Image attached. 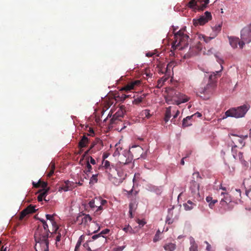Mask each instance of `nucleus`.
I'll list each match as a JSON object with an SVG mask.
<instances>
[{
  "label": "nucleus",
  "mask_w": 251,
  "mask_h": 251,
  "mask_svg": "<svg viewBox=\"0 0 251 251\" xmlns=\"http://www.w3.org/2000/svg\"><path fill=\"white\" fill-rule=\"evenodd\" d=\"M117 176L118 177L121 178L123 177V181L125 179L126 177V175L125 174V173L122 171V170H117Z\"/></svg>",
  "instance_id": "obj_42"
},
{
  "label": "nucleus",
  "mask_w": 251,
  "mask_h": 251,
  "mask_svg": "<svg viewBox=\"0 0 251 251\" xmlns=\"http://www.w3.org/2000/svg\"><path fill=\"white\" fill-rule=\"evenodd\" d=\"M89 132L90 133L88 134V135H92V134H94V130L91 127H89Z\"/></svg>",
  "instance_id": "obj_62"
},
{
  "label": "nucleus",
  "mask_w": 251,
  "mask_h": 251,
  "mask_svg": "<svg viewBox=\"0 0 251 251\" xmlns=\"http://www.w3.org/2000/svg\"><path fill=\"white\" fill-rule=\"evenodd\" d=\"M222 26V23L219 24L215 25L213 28V31L214 32L213 36H216L221 31Z\"/></svg>",
  "instance_id": "obj_30"
},
{
  "label": "nucleus",
  "mask_w": 251,
  "mask_h": 251,
  "mask_svg": "<svg viewBox=\"0 0 251 251\" xmlns=\"http://www.w3.org/2000/svg\"><path fill=\"white\" fill-rule=\"evenodd\" d=\"M92 170V167L91 165L90 164L89 161H86V168L85 171H84V172L86 173H91Z\"/></svg>",
  "instance_id": "obj_43"
},
{
  "label": "nucleus",
  "mask_w": 251,
  "mask_h": 251,
  "mask_svg": "<svg viewBox=\"0 0 251 251\" xmlns=\"http://www.w3.org/2000/svg\"><path fill=\"white\" fill-rule=\"evenodd\" d=\"M48 183L46 182L42 181L41 180V183L40 184V187L42 188V189H47L49 188H47Z\"/></svg>",
  "instance_id": "obj_48"
},
{
  "label": "nucleus",
  "mask_w": 251,
  "mask_h": 251,
  "mask_svg": "<svg viewBox=\"0 0 251 251\" xmlns=\"http://www.w3.org/2000/svg\"><path fill=\"white\" fill-rule=\"evenodd\" d=\"M196 205V204L190 200L188 201L186 203L183 204V206L186 210H190L192 209Z\"/></svg>",
  "instance_id": "obj_28"
},
{
  "label": "nucleus",
  "mask_w": 251,
  "mask_h": 251,
  "mask_svg": "<svg viewBox=\"0 0 251 251\" xmlns=\"http://www.w3.org/2000/svg\"><path fill=\"white\" fill-rule=\"evenodd\" d=\"M99 206L102 207V206L104 205L106 203H107V201L105 200H100L99 199Z\"/></svg>",
  "instance_id": "obj_51"
},
{
  "label": "nucleus",
  "mask_w": 251,
  "mask_h": 251,
  "mask_svg": "<svg viewBox=\"0 0 251 251\" xmlns=\"http://www.w3.org/2000/svg\"><path fill=\"white\" fill-rule=\"evenodd\" d=\"M89 143V139L86 135H83L78 143V147L80 149L86 147Z\"/></svg>",
  "instance_id": "obj_25"
},
{
  "label": "nucleus",
  "mask_w": 251,
  "mask_h": 251,
  "mask_svg": "<svg viewBox=\"0 0 251 251\" xmlns=\"http://www.w3.org/2000/svg\"><path fill=\"white\" fill-rule=\"evenodd\" d=\"M187 157H188V155H187L186 156L184 157H183L180 161V164L181 165H184V159L187 158Z\"/></svg>",
  "instance_id": "obj_64"
},
{
  "label": "nucleus",
  "mask_w": 251,
  "mask_h": 251,
  "mask_svg": "<svg viewBox=\"0 0 251 251\" xmlns=\"http://www.w3.org/2000/svg\"><path fill=\"white\" fill-rule=\"evenodd\" d=\"M185 28H182L175 34L173 46L183 49L188 46L189 36L185 33Z\"/></svg>",
  "instance_id": "obj_5"
},
{
  "label": "nucleus",
  "mask_w": 251,
  "mask_h": 251,
  "mask_svg": "<svg viewBox=\"0 0 251 251\" xmlns=\"http://www.w3.org/2000/svg\"><path fill=\"white\" fill-rule=\"evenodd\" d=\"M206 201L209 203V206L211 208H212L214 204L218 201L217 200H213L212 197L211 196L207 197Z\"/></svg>",
  "instance_id": "obj_31"
},
{
  "label": "nucleus",
  "mask_w": 251,
  "mask_h": 251,
  "mask_svg": "<svg viewBox=\"0 0 251 251\" xmlns=\"http://www.w3.org/2000/svg\"><path fill=\"white\" fill-rule=\"evenodd\" d=\"M145 98V96L144 95L137 97L134 99V100L133 101V103L134 104H139Z\"/></svg>",
  "instance_id": "obj_35"
},
{
  "label": "nucleus",
  "mask_w": 251,
  "mask_h": 251,
  "mask_svg": "<svg viewBox=\"0 0 251 251\" xmlns=\"http://www.w3.org/2000/svg\"><path fill=\"white\" fill-rule=\"evenodd\" d=\"M91 220L92 218L89 214H81L76 217L75 222L79 225L85 226Z\"/></svg>",
  "instance_id": "obj_13"
},
{
  "label": "nucleus",
  "mask_w": 251,
  "mask_h": 251,
  "mask_svg": "<svg viewBox=\"0 0 251 251\" xmlns=\"http://www.w3.org/2000/svg\"><path fill=\"white\" fill-rule=\"evenodd\" d=\"M191 245L189 248V251H198V246L194 242L191 243Z\"/></svg>",
  "instance_id": "obj_41"
},
{
  "label": "nucleus",
  "mask_w": 251,
  "mask_h": 251,
  "mask_svg": "<svg viewBox=\"0 0 251 251\" xmlns=\"http://www.w3.org/2000/svg\"><path fill=\"white\" fill-rule=\"evenodd\" d=\"M246 194L248 197L251 198V186L250 188L246 190Z\"/></svg>",
  "instance_id": "obj_56"
},
{
  "label": "nucleus",
  "mask_w": 251,
  "mask_h": 251,
  "mask_svg": "<svg viewBox=\"0 0 251 251\" xmlns=\"http://www.w3.org/2000/svg\"><path fill=\"white\" fill-rule=\"evenodd\" d=\"M49 189H41L39 191L38 193H39V194L37 197V200L39 201H42L43 199L46 201L45 199V197L48 195Z\"/></svg>",
  "instance_id": "obj_23"
},
{
  "label": "nucleus",
  "mask_w": 251,
  "mask_h": 251,
  "mask_svg": "<svg viewBox=\"0 0 251 251\" xmlns=\"http://www.w3.org/2000/svg\"><path fill=\"white\" fill-rule=\"evenodd\" d=\"M192 116H193V120H195L196 117L200 118L202 116V115L200 112H197Z\"/></svg>",
  "instance_id": "obj_55"
},
{
  "label": "nucleus",
  "mask_w": 251,
  "mask_h": 251,
  "mask_svg": "<svg viewBox=\"0 0 251 251\" xmlns=\"http://www.w3.org/2000/svg\"><path fill=\"white\" fill-rule=\"evenodd\" d=\"M76 186L75 184L69 180L65 181L64 184L62 185L61 189L64 191H68L72 190L73 188L75 187Z\"/></svg>",
  "instance_id": "obj_19"
},
{
  "label": "nucleus",
  "mask_w": 251,
  "mask_h": 251,
  "mask_svg": "<svg viewBox=\"0 0 251 251\" xmlns=\"http://www.w3.org/2000/svg\"><path fill=\"white\" fill-rule=\"evenodd\" d=\"M110 180L115 185H119L123 181L122 177L119 178L116 176H113L112 175L110 176Z\"/></svg>",
  "instance_id": "obj_27"
},
{
  "label": "nucleus",
  "mask_w": 251,
  "mask_h": 251,
  "mask_svg": "<svg viewBox=\"0 0 251 251\" xmlns=\"http://www.w3.org/2000/svg\"><path fill=\"white\" fill-rule=\"evenodd\" d=\"M167 78H163V77H162L161 79H159L157 81V87L158 88H160L162 85L163 83L166 80Z\"/></svg>",
  "instance_id": "obj_44"
},
{
  "label": "nucleus",
  "mask_w": 251,
  "mask_h": 251,
  "mask_svg": "<svg viewBox=\"0 0 251 251\" xmlns=\"http://www.w3.org/2000/svg\"><path fill=\"white\" fill-rule=\"evenodd\" d=\"M229 42L230 46L234 49L237 47V45H239L241 41H239V38L235 37H228Z\"/></svg>",
  "instance_id": "obj_24"
},
{
  "label": "nucleus",
  "mask_w": 251,
  "mask_h": 251,
  "mask_svg": "<svg viewBox=\"0 0 251 251\" xmlns=\"http://www.w3.org/2000/svg\"><path fill=\"white\" fill-rule=\"evenodd\" d=\"M38 219L41 222L42 225H39L38 226H45V225H48L46 221L45 220H44L43 219L39 218Z\"/></svg>",
  "instance_id": "obj_54"
},
{
  "label": "nucleus",
  "mask_w": 251,
  "mask_h": 251,
  "mask_svg": "<svg viewBox=\"0 0 251 251\" xmlns=\"http://www.w3.org/2000/svg\"><path fill=\"white\" fill-rule=\"evenodd\" d=\"M99 202L98 199H92L88 202L87 205L90 209L89 211H93L95 216L100 215L103 210V207L99 206Z\"/></svg>",
  "instance_id": "obj_9"
},
{
  "label": "nucleus",
  "mask_w": 251,
  "mask_h": 251,
  "mask_svg": "<svg viewBox=\"0 0 251 251\" xmlns=\"http://www.w3.org/2000/svg\"><path fill=\"white\" fill-rule=\"evenodd\" d=\"M215 36H213V37H206V36H202V38L204 40V42H205L206 43H208V42H209L212 39H213Z\"/></svg>",
  "instance_id": "obj_52"
},
{
  "label": "nucleus",
  "mask_w": 251,
  "mask_h": 251,
  "mask_svg": "<svg viewBox=\"0 0 251 251\" xmlns=\"http://www.w3.org/2000/svg\"><path fill=\"white\" fill-rule=\"evenodd\" d=\"M103 163L104 164V167H105V169H111V168H110V163L109 161H108V160H103Z\"/></svg>",
  "instance_id": "obj_47"
},
{
  "label": "nucleus",
  "mask_w": 251,
  "mask_h": 251,
  "mask_svg": "<svg viewBox=\"0 0 251 251\" xmlns=\"http://www.w3.org/2000/svg\"><path fill=\"white\" fill-rule=\"evenodd\" d=\"M171 117V106H169L166 108L164 120L165 122H167Z\"/></svg>",
  "instance_id": "obj_32"
},
{
  "label": "nucleus",
  "mask_w": 251,
  "mask_h": 251,
  "mask_svg": "<svg viewBox=\"0 0 251 251\" xmlns=\"http://www.w3.org/2000/svg\"><path fill=\"white\" fill-rule=\"evenodd\" d=\"M51 235H53V234H57V235L56 236V238H55V241H56L55 244H56V246L57 248H59V245L58 243L60 241L62 236L65 234L64 229H63L62 228H60L58 226V229L56 231V232H55L54 231H52V232H51Z\"/></svg>",
  "instance_id": "obj_18"
},
{
  "label": "nucleus",
  "mask_w": 251,
  "mask_h": 251,
  "mask_svg": "<svg viewBox=\"0 0 251 251\" xmlns=\"http://www.w3.org/2000/svg\"><path fill=\"white\" fill-rule=\"evenodd\" d=\"M125 112L126 110L125 109V106L124 105L121 106L120 108L115 113L112 118L110 120V124L113 125L117 124L119 121L121 120V119L123 117Z\"/></svg>",
  "instance_id": "obj_12"
},
{
  "label": "nucleus",
  "mask_w": 251,
  "mask_h": 251,
  "mask_svg": "<svg viewBox=\"0 0 251 251\" xmlns=\"http://www.w3.org/2000/svg\"><path fill=\"white\" fill-rule=\"evenodd\" d=\"M250 107L249 104H244L237 107L231 108L225 112L223 119L228 117L236 118H242L245 116Z\"/></svg>",
  "instance_id": "obj_3"
},
{
  "label": "nucleus",
  "mask_w": 251,
  "mask_h": 251,
  "mask_svg": "<svg viewBox=\"0 0 251 251\" xmlns=\"http://www.w3.org/2000/svg\"><path fill=\"white\" fill-rule=\"evenodd\" d=\"M158 67H159L158 71H159V73H160L162 74H165V69L163 68V64L158 66Z\"/></svg>",
  "instance_id": "obj_53"
},
{
  "label": "nucleus",
  "mask_w": 251,
  "mask_h": 251,
  "mask_svg": "<svg viewBox=\"0 0 251 251\" xmlns=\"http://www.w3.org/2000/svg\"><path fill=\"white\" fill-rule=\"evenodd\" d=\"M99 174L93 175L90 179V184H94L98 182V176Z\"/></svg>",
  "instance_id": "obj_39"
},
{
  "label": "nucleus",
  "mask_w": 251,
  "mask_h": 251,
  "mask_svg": "<svg viewBox=\"0 0 251 251\" xmlns=\"http://www.w3.org/2000/svg\"><path fill=\"white\" fill-rule=\"evenodd\" d=\"M212 15L210 12L206 11L203 15L201 16L198 19H193V24L195 26L202 25L211 20Z\"/></svg>",
  "instance_id": "obj_11"
},
{
  "label": "nucleus",
  "mask_w": 251,
  "mask_h": 251,
  "mask_svg": "<svg viewBox=\"0 0 251 251\" xmlns=\"http://www.w3.org/2000/svg\"><path fill=\"white\" fill-rule=\"evenodd\" d=\"M137 207V201L134 200L131 201L129 204V217L130 218H132L133 217V212L135 211Z\"/></svg>",
  "instance_id": "obj_20"
},
{
  "label": "nucleus",
  "mask_w": 251,
  "mask_h": 251,
  "mask_svg": "<svg viewBox=\"0 0 251 251\" xmlns=\"http://www.w3.org/2000/svg\"><path fill=\"white\" fill-rule=\"evenodd\" d=\"M125 248V246H119L117 248L116 251H122Z\"/></svg>",
  "instance_id": "obj_61"
},
{
  "label": "nucleus",
  "mask_w": 251,
  "mask_h": 251,
  "mask_svg": "<svg viewBox=\"0 0 251 251\" xmlns=\"http://www.w3.org/2000/svg\"><path fill=\"white\" fill-rule=\"evenodd\" d=\"M209 2V0H191L187 6L194 11H202L207 7Z\"/></svg>",
  "instance_id": "obj_7"
},
{
  "label": "nucleus",
  "mask_w": 251,
  "mask_h": 251,
  "mask_svg": "<svg viewBox=\"0 0 251 251\" xmlns=\"http://www.w3.org/2000/svg\"><path fill=\"white\" fill-rule=\"evenodd\" d=\"M110 231V230L108 228H106L103 230H102L100 233L98 234L94 235L92 238L93 240H95L99 237H102L103 238H104V240L106 241V238L103 236L104 234H108Z\"/></svg>",
  "instance_id": "obj_26"
},
{
  "label": "nucleus",
  "mask_w": 251,
  "mask_h": 251,
  "mask_svg": "<svg viewBox=\"0 0 251 251\" xmlns=\"http://www.w3.org/2000/svg\"><path fill=\"white\" fill-rule=\"evenodd\" d=\"M83 238H84L82 236H81L79 238V239H78V241L77 242V243L76 244V246L75 247V251H78V250L79 249V247L80 246V245L81 244V242H82Z\"/></svg>",
  "instance_id": "obj_38"
},
{
  "label": "nucleus",
  "mask_w": 251,
  "mask_h": 251,
  "mask_svg": "<svg viewBox=\"0 0 251 251\" xmlns=\"http://www.w3.org/2000/svg\"><path fill=\"white\" fill-rule=\"evenodd\" d=\"M103 147L102 141L99 138H96L91 144L89 150L86 151L82 155V159L88 154H93L101 150Z\"/></svg>",
  "instance_id": "obj_8"
},
{
  "label": "nucleus",
  "mask_w": 251,
  "mask_h": 251,
  "mask_svg": "<svg viewBox=\"0 0 251 251\" xmlns=\"http://www.w3.org/2000/svg\"><path fill=\"white\" fill-rule=\"evenodd\" d=\"M55 168V166L54 163L51 162L49 167L50 171L47 174L48 177H50L52 176V175L54 174Z\"/></svg>",
  "instance_id": "obj_33"
},
{
  "label": "nucleus",
  "mask_w": 251,
  "mask_h": 251,
  "mask_svg": "<svg viewBox=\"0 0 251 251\" xmlns=\"http://www.w3.org/2000/svg\"><path fill=\"white\" fill-rule=\"evenodd\" d=\"M137 223L139 224V225L140 226H143L146 224V222L145 221H144L143 220H139V219L137 221Z\"/></svg>",
  "instance_id": "obj_59"
},
{
  "label": "nucleus",
  "mask_w": 251,
  "mask_h": 251,
  "mask_svg": "<svg viewBox=\"0 0 251 251\" xmlns=\"http://www.w3.org/2000/svg\"><path fill=\"white\" fill-rule=\"evenodd\" d=\"M193 121V116L186 117L182 121V127H186L191 126Z\"/></svg>",
  "instance_id": "obj_22"
},
{
  "label": "nucleus",
  "mask_w": 251,
  "mask_h": 251,
  "mask_svg": "<svg viewBox=\"0 0 251 251\" xmlns=\"http://www.w3.org/2000/svg\"><path fill=\"white\" fill-rule=\"evenodd\" d=\"M231 146H232L231 152H232V155H233V157L234 158V159H237L238 156H237V151L236 150V148H234V145H233L232 144H231Z\"/></svg>",
  "instance_id": "obj_40"
},
{
  "label": "nucleus",
  "mask_w": 251,
  "mask_h": 251,
  "mask_svg": "<svg viewBox=\"0 0 251 251\" xmlns=\"http://www.w3.org/2000/svg\"><path fill=\"white\" fill-rule=\"evenodd\" d=\"M154 53H152V52H147L146 54V56L148 57H151L153 55Z\"/></svg>",
  "instance_id": "obj_63"
},
{
  "label": "nucleus",
  "mask_w": 251,
  "mask_h": 251,
  "mask_svg": "<svg viewBox=\"0 0 251 251\" xmlns=\"http://www.w3.org/2000/svg\"><path fill=\"white\" fill-rule=\"evenodd\" d=\"M176 248V244L172 243H169L168 244H166L164 246V249L165 250L167 251H173Z\"/></svg>",
  "instance_id": "obj_29"
},
{
  "label": "nucleus",
  "mask_w": 251,
  "mask_h": 251,
  "mask_svg": "<svg viewBox=\"0 0 251 251\" xmlns=\"http://www.w3.org/2000/svg\"><path fill=\"white\" fill-rule=\"evenodd\" d=\"M229 136L232 145H234V148H236L237 146H241L242 147L245 145V140L247 139L248 135L238 136L236 134H231Z\"/></svg>",
  "instance_id": "obj_10"
},
{
  "label": "nucleus",
  "mask_w": 251,
  "mask_h": 251,
  "mask_svg": "<svg viewBox=\"0 0 251 251\" xmlns=\"http://www.w3.org/2000/svg\"><path fill=\"white\" fill-rule=\"evenodd\" d=\"M51 232L48 225L45 226H37L34 233V239L36 243L39 244L40 251H49V234Z\"/></svg>",
  "instance_id": "obj_1"
},
{
  "label": "nucleus",
  "mask_w": 251,
  "mask_h": 251,
  "mask_svg": "<svg viewBox=\"0 0 251 251\" xmlns=\"http://www.w3.org/2000/svg\"><path fill=\"white\" fill-rule=\"evenodd\" d=\"M129 95L126 94H122L121 98L122 100H124L126 98L128 97Z\"/></svg>",
  "instance_id": "obj_60"
},
{
  "label": "nucleus",
  "mask_w": 251,
  "mask_h": 251,
  "mask_svg": "<svg viewBox=\"0 0 251 251\" xmlns=\"http://www.w3.org/2000/svg\"><path fill=\"white\" fill-rule=\"evenodd\" d=\"M140 84V81L138 80L129 82L125 86L123 87L120 89V91H125L126 93H128V92L133 90L135 86L138 85Z\"/></svg>",
  "instance_id": "obj_14"
},
{
  "label": "nucleus",
  "mask_w": 251,
  "mask_h": 251,
  "mask_svg": "<svg viewBox=\"0 0 251 251\" xmlns=\"http://www.w3.org/2000/svg\"><path fill=\"white\" fill-rule=\"evenodd\" d=\"M166 222L168 224H171L173 223V220L171 219V218H170L169 217V216H167V218H166Z\"/></svg>",
  "instance_id": "obj_58"
},
{
  "label": "nucleus",
  "mask_w": 251,
  "mask_h": 251,
  "mask_svg": "<svg viewBox=\"0 0 251 251\" xmlns=\"http://www.w3.org/2000/svg\"><path fill=\"white\" fill-rule=\"evenodd\" d=\"M193 179L190 182L189 189L193 197L199 200L201 198L199 192L200 181L201 179L199 172L194 173L192 175Z\"/></svg>",
  "instance_id": "obj_4"
},
{
  "label": "nucleus",
  "mask_w": 251,
  "mask_h": 251,
  "mask_svg": "<svg viewBox=\"0 0 251 251\" xmlns=\"http://www.w3.org/2000/svg\"><path fill=\"white\" fill-rule=\"evenodd\" d=\"M175 98L177 99V100H175H175V103L178 105L181 103H184L188 101L189 100V98L187 96L179 92L175 94L174 99Z\"/></svg>",
  "instance_id": "obj_15"
},
{
  "label": "nucleus",
  "mask_w": 251,
  "mask_h": 251,
  "mask_svg": "<svg viewBox=\"0 0 251 251\" xmlns=\"http://www.w3.org/2000/svg\"><path fill=\"white\" fill-rule=\"evenodd\" d=\"M55 214L50 215V214H46V218L47 220H49L50 223L52 226V230L54 231L55 232L58 229V225L57 224L56 222L54 220V216Z\"/></svg>",
  "instance_id": "obj_17"
},
{
  "label": "nucleus",
  "mask_w": 251,
  "mask_h": 251,
  "mask_svg": "<svg viewBox=\"0 0 251 251\" xmlns=\"http://www.w3.org/2000/svg\"><path fill=\"white\" fill-rule=\"evenodd\" d=\"M241 43L239 47L242 49L245 43H249L251 41V25L245 27L241 31Z\"/></svg>",
  "instance_id": "obj_6"
},
{
  "label": "nucleus",
  "mask_w": 251,
  "mask_h": 251,
  "mask_svg": "<svg viewBox=\"0 0 251 251\" xmlns=\"http://www.w3.org/2000/svg\"><path fill=\"white\" fill-rule=\"evenodd\" d=\"M237 156H238L237 159H239L241 162L244 163V162H245V160L244 159V156H243V153L239 152L237 154Z\"/></svg>",
  "instance_id": "obj_46"
},
{
  "label": "nucleus",
  "mask_w": 251,
  "mask_h": 251,
  "mask_svg": "<svg viewBox=\"0 0 251 251\" xmlns=\"http://www.w3.org/2000/svg\"><path fill=\"white\" fill-rule=\"evenodd\" d=\"M89 161L90 164L95 165L96 164V160L91 156L86 157V161Z\"/></svg>",
  "instance_id": "obj_45"
},
{
  "label": "nucleus",
  "mask_w": 251,
  "mask_h": 251,
  "mask_svg": "<svg viewBox=\"0 0 251 251\" xmlns=\"http://www.w3.org/2000/svg\"><path fill=\"white\" fill-rule=\"evenodd\" d=\"M131 149L132 150V152L135 154L136 157H137V158H139V156H141L143 153V149L138 145L132 146Z\"/></svg>",
  "instance_id": "obj_21"
},
{
  "label": "nucleus",
  "mask_w": 251,
  "mask_h": 251,
  "mask_svg": "<svg viewBox=\"0 0 251 251\" xmlns=\"http://www.w3.org/2000/svg\"><path fill=\"white\" fill-rule=\"evenodd\" d=\"M174 62H170L167 64L166 68H165V74L169 75L171 73V69L172 68L174 65Z\"/></svg>",
  "instance_id": "obj_37"
},
{
  "label": "nucleus",
  "mask_w": 251,
  "mask_h": 251,
  "mask_svg": "<svg viewBox=\"0 0 251 251\" xmlns=\"http://www.w3.org/2000/svg\"><path fill=\"white\" fill-rule=\"evenodd\" d=\"M123 229L126 233H128L130 234L134 233V230L132 228V227L129 225L126 226L124 227Z\"/></svg>",
  "instance_id": "obj_36"
},
{
  "label": "nucleus",
  "mask_w": 251,
  "mask_h": 251,
  "mask_svg": "<svg viewBox=\"0 0 251 251\" xmlns=\"http://www.w3.org/2000/svg\"><path fill=\"white\" fill-rule=\"evenodd\" d=\"M41 183V180H39L37 183H35V182H32V185L35 188H39L40 184Z\"/></svg>",
  "instance_id": "obj_57"
},
{
  "label": "nucleus",
  "mask_w": 251,
  "mask_h": 251,
  "mask_svg": "<svg viewBox=\"0 0 251 251\" xmlns=\"http://www.w3.org/2000/svg\"><path fill=\"white\" fill-rule=\"evenodd\" d=\"M221 71L213 72L209 75L208 81L206 86L201 87L199 90L200 96L204 99H208L212 94L216 86V79L221 75Z\"/></svg>",
  "instance_id": "obj_2"
},
{
  "label": "nucleus",
  "mask_w": 251,
  "mask_h": 251,
  "mask_svg": "<svg viewBox=\"0 0 251 251\" xmlns=\"http://www.w3.org/2000/svg\"><path fill=\"white\" fill-rule=\"evenodd\" d=\"M131 161V159L128 158L127 159H126L125 161H124V160H122L120 161L121 163H122L124 165L127 164L129 163Z\"/></svg>",
  "instance_id": "obj_50"
},
{
  "label": "nucleus",
  "mask_w": 251,
  "mask_h": 251,
  "mask_svg": "<svg viewBox=\"0 0 251 251\" xmlns=\"http://www.w3.org/2000/svg\"><path fill=\"white\" fill-rule=\"evenodd\" d=\"M36 211L35 207L32 205L27 206L20 213L19 219L22 220L27 215L33 213Z\"/></svg>",
  "instance_id": "obj_16"
},
{
  "label": "nucleus",
  "mask_w": 251,
  "mask_h": 251,
  "mask_svg": "<svg viewBox=\"0 0 251 251\" xmlns=\"http://www.w3.org/2000/svg\"><path fill=\"white\" fill-rule=\"evenodd\" d=\"M150 111L148 109H145L143 110L140 113V116L143 117V118H147L149 119L151 117V115L150 113Z\"/></svg>",
  "instance_id": "obj_34"
},
{
  "label": "nucleus",
  "mask_w": 251,
  "mask_h": 251,
  "mask_svg": "<svg viewBox=\"0 0 251 251\" xmlns=\"http://www.w3.org/2000/svg\"><path fill=\"white\" fill-rule=\"evenodd\" d=\"M204 243H205L207 245L206 248V250L207 251H214L210 244H209L207 241H205Z\"/></svg>",
  "instance_id": "obj_49"
}]
</instances>
